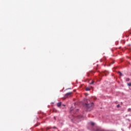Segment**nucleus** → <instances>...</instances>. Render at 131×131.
<instances>
[{"mask_svg":"<svg viewBox=\"0 0 131 131\" xmlns=\"http://www.w3.org/2000/svg\"><path fill=\"white\" fill-rule=\"evenodd\" d=\"M63 106H65V105L63 104Z\"/></svg>","mask_w":131,"mask_h":131,"instance_id":"obj_14","label":"nucleus"},{"mask_svg":"<svg viewBox=\"0 0 131 131\" xmlns=\"http://www.w3.org/2000/svg\"><path fill=\"white\" fill-rule=\"evenodd\" d=\"M117 108H119V107H120V105L118 104V105H117Z\"/></svg>","mask_w":131,"mask_h":131,"instance_id":"obj_9","label":"nucleus"},{"mask_svg":"<svg viewBox=\"0 0 131 131\" xmlns=\"http://www.w3.org/2000/svg\"><path fill=\"white\" fill-rule=\"evenodd\" d=\"M61 104H62V102H58V103H57V107H61Z\"/></svg>","mask_w":131,"mask_h":131,"instance_id":"obj_3","label":"nucleus"},{"mask_svg":"<svg viewBox=\"0 0 131 131\" xmlns=\"http://www.w3.org/2000/svg\"><path fill=\"white\" fill-rule=\"evenodd\" d=\"M93 83H94V81L91 82V83H90V84H93Z\"/></svg>","mask_w":131,"mask_h":131,"instance_id":"obj_12","label":"nucleus"},{"mask_svg":"<svg viewBox=\"0 0 131 131\" xmlns=\"http://www.w3.org/2000/svg\"><path fill=\"white\" fill-rule=\"evenodd\" d=\"M55 118H56V117H54V119H55Z\"/></svg>","mask_w":131,"mask_h":131,"instance_id":"obj_15","label":"nucleus"},{"mask_svg":"<svg viewBox=\"0 0 131 131\" xmlns=\"http://www.w3.org/2000/svg\"><path fill=\"white\" fill-rule=\"evenodd\" d=\"M126 36H127V35H126Z\"/></svg>","mask_w":131,"mask_h":131,"instance_id":"obj_16","label":"nucleus"},{"mask_svg":"<svg viewBox=\"0 0 131 131\" xmlns=\"http://www.w3.org/2000/svg\"><path fill=\"white\" fill-rule=\"evenodd\" d=\"M53 128H57V127L56 126H54L53 127Z\"/></svg>","mask_w":131,"mask_h":131,"instance_id":"obj_13","label":"nucleus"},{"mask_svg":"<svg viewBox=\"0 0 131 131\" xmlns=\"http://www.w3.org/2000/svg\"><path fill=\"white\" fill-rule=\"evenodd\" d=\"M50 127H48L46 128V129L48 130V129H50Z\"/></svg>","mask_w":131,"mask_h":131,"instance_id":"obj_10","label":"nucleus"},{"mask_svg":"<svg viewBox=\"0 0 131 131\" xmlns=\"http://www.w3.org/2000/svg\"><path fill=\"white\" fill-rule=\"evenodd\" d=\"M128 112H130V108H128Z\"/></svg>","mask_w":131,"mask_h":131,"instance_id":"obj_11","label":"nucleus"},{"mask_svg":"<svg viewBox=\"0 0 131 131\" xmlns=\"http://www.w3.org/2000/svg\"><path fill=\"white\" fill-rule=\"evenodd\" d=\"M71 94H72V92H68L65 95L64 97H66V98H67V97H69V96H70Z\"/></svg>","mask_w":131,"mask_h":131,"instance_id":"obj_2","label":"nucleus"},{"mask_svg":"<svg viewBox=\"0 0 131 131\" xmlns=\"http://www.w3.org/2000/svg\"><path fill=\"white\" fill-rule=\"evenodd\" d=\"M127 85H128V86H131V83H127Z\"/></svg>","mask_w":131,"mask_h":131,"instance_id":"obj_6","label":"nucleus"},{"mask_svg":"<svg viewBox=\"0 0 131 131\" xmlns=\"http://www.w3.org/2000/svg\"><path fill=\"white\" fill-rule=\"evenodd\" d=\"M91 125H95V123L91 122Z\"/></svg>","mask_w":131,"mask_h":131,"instance_id":"obj_7","label":"nucleus"},{"mask_svg":"<svg viewBox=\"0 0 131 131\" xmlns=\"http://www.w3.org/2000/svg\"><path fill=\"white\" fill-rule=\"evenodd\" d=\"M126 81H129V78H127L126 79Z\"/></svg>","mask_w":131,"mask_h":131,"instance_id":"obj_8","label":"nucleus"},{"mask_svg":"<svg viewBox=\"0 0 131 131\" xmlns=\"http://www.w3.org/2000/svg\"><path fill=\"white\" fill-rule=\"evenodd\" d=\"M85 107H86L87 111H91L94 108V103H85Z\"/></svg>","mask_w":131,"mask_h":131,"instance_id":"obj_1","label":"nucleus"},{"mask_svg":"<svg viewBox=\"0 0 131 131\" xmlns=\"http://www.w3.org/2000/svg\"><path fill=\"white\" fill-rule=\"evenodd\" d=\"M85 91H91V89H90L89 88H86L85 89Z\"/></svg>","mask_w":131,"mask_h":131,"instance_id":"obj_5","label":"nucleus"},{"mask_svg":"<svg viewBox=\"0 0 131 131\" xmlns=\"http://www.w3.org/2000/svg\"><path fill=\"white\" fill-rule=\"evenodd\" d=\"M118 74H119V75H120V76H122V73H121V72H118Z\"/></svg>","mask_w":131,"mask_h":131,"instance_id":"obj_4","label":"nucleus"}]
</instances>
